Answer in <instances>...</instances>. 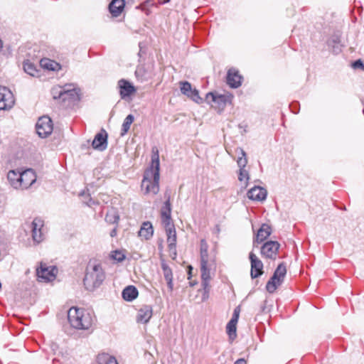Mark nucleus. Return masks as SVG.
Masks as SVG:
<instances>
[{
    "mask_svg": "<svg viewBox=\"0 0 364 364\" xmlns=\"http://www.w3.org/2000/svg\"><path fill=\"white\" fill-rule=\"evenodd\" d=\"M68 319L70 326L77 330H88L94 323V317L89 311L75 306L68 310Z\"/></svg>",
    "mask_w": 364,
    "mask_h": 364,
    "instance_id": "obj_4",
    "label": "nucleus"
},
{
    "mask_svg": "<svg viewBox=\"0 0 364 364\" xmlns=\"http://www.w3.org/2000/svg\"><path fill=\"white\" fill-rule=\"evenodd\" d=\"M154 233L152 225L150 222L143 223L139 231V236L144 240L150 239Z\"/></svg>",
    "mask_w": 364,
    "mask_h": 364,
    "instance_id": "obj_25",
    "label": "nucleus"
},
{
    "mask_svg": "<svg viewBox=\"0 0 364 364\" xmlns=\"http://www.w3.org/2000/svg\"><path fill=\"white\" fill-rule=\"evenodd\" d=\"M119 220V215L118 213L117 210L114 207L111 206L105 215L106 222L110 224L117 223Z\"/></svg>",
    "mask_w": 364,
    "mask_h": 364,
    "instance_id": "obj_30",
    "label": "nucleus"
},
{
    "mask_svg": "<svg viewBox=\"0 0 364 364\" xmlns=\"http://www.w3.org/2000/svg\"><path fill=\"white\" fill-rule=\"evenodd\" d=\"M353 67L354 68H360V69L364 70V64L363 63V62L360 60H355L353 63Z\"/></svg>",
    "mask_w": 364,
    "mask_h": 364,
    "instance_id": "obj_40",
    "label": "nucleus"
},
{
    "mask_svg": "<svg viewBox=\"0 0 364 364\" xmlns=\"http://www.w3.org/2000/svg\"><path fill=\"white\" fill-rule=\"evenodd\" d=\"M97 364H118L116 358L108 353H100L97 357Z\"/></svg>",
    "mask_w": 364,
    "mask_h": 364,
    "instance_id": "obj_32",
    "label": "nucleus"
},
{
    "mask_svg": "<svg viewBox=\"0 0 364 364\" xmlns=\"http://www.w3.org/2000/svg\"><path fill=\"white\" fill-rule=\"evenodd\" d=\"M153 315V309L150 305L142 306L137 312L136 321L138 323H146L149 321Z\"/></svg>",
    "mask_w": 364,
    "mask_h": 364,
    "instance_id": "obj_17",
    "label": "nucleus"
},
{
    "mask_svg": "<svg viewBox=\"0 0 364 364\" xmlns=\"http://www.w3.org/2000/svg\"><path fill=\"white\" fill-rule=\"evenodd\" d=\"M118 87L119 88V94L122 99L130 96L135 92V87L127 80L122 79L118 81Z\"/></svg>",
    "mask_w": 364,
    "mask_h": 364,
    "instance_id": "obj_19",
    "label": "nucleus"
},
{
    "mask_svg": "<svg viewBox=\"0 0 364 364\" xmlns=\"http://www.w3.org/2000/svg\"><path fill=\"white\" fill-rule=\"evenodd\" d=\"M236 153L240 155L237 159V164L239 169H247V159L245 151L242 148H237Z\"/></svg>",
    "mask_w": 364,
    "mask_h": 364,
    "instance_id": "obj_31",
    "label": "nucleus"
},
{
    "mask_svg": "<svg viewBox=\"0 0 364 364\" xmlns=\"http://www.w3.org/2000/svg\"><path fill=\"white\" fill-rule=\"evenodd\" d=\"M84 203H85V205H88V202L87 201H83Z\"/></svg>",
    "mask_w": 364,
    "mask_h": 364,
    "instance_id": "obj_47",
    "label": "nucleus"
},
{
    "mask_svg": "<svg viewBox=\"0 0 364 364\" xmlns=\"http://www.w3.org/2000/svg\"><path fill=\"white\" fill-rule=\"evenodd\" d=\"M110 257L117 262H122L125 259V255L122 251L114 250L111 252Z\"/></svg>",
    "mask_w": 364,
    "mask_h": 364,
    "instance_id": "obj_38",
    "label": "nucleus"
},
{
    "mask_svg": "<svg viewBox=\"0 0 364 364\" xmlns=\"http://www.w3.org/2000/svg\"><path fill=\"white\" fill-rule=\"evenodd\" d=\"M40 65L44 69L52 71L58 70L60 68L59 63L49 58L41 59L40 60Z\"/></svg>",
    "mask_w": 364,
    "mask_h": 364,
    "instance_id": "obj_29",
    "label": "nucleus"
},
{
    "mask_svg": "<svg viewBox=\"0 0 364 364\" xmlns=\"http://www.w3.org/2000/svg\"><path fill=\"white\" fill-rule=\"evenodd\" d=\"M124 6V0H112L109 5V9L112 16L117 17L122 13Z\"/></svg>",
    "mask_w": 364,
    "mask_h": 364,
    "instance_id": "obj_24",
    "label": "nucleus"
},
{
    "mask_svg": "<svg viewBox=\"0 0 364 364\" xmlns=\"http://www.w3.org/2000/svg\"><path fill=\"white\" fill-rule=\"evenodd\" d=\"M164 198H165L166 200L164 201V205H171L170 204V192L166 191L164 194Z\"/></svg>",
    "mask_w": 364,
    "mask_h": 364,
    "instance_id": "obj_41",
    "label": "nucleus"
},
{
    "mask_svg": "<svg viewBox=\"0 0 364 364\" xmlns=\"http://www.w3.org/2000/svg\"><path fill=\"white\" fill-rule=\"evenodd\" d=\"M55 348H57L56 345L54 344L53 346H52V348H53V350H55Z\"/></svg>",
    "mask_w": 364,
    "mask_h": 364,
    "instance_id": "obj_46",
    "label": "nucleus"
},
{
    "mask_svg": "<svg viewBox=\"0 0 364 364\" xmlns=\"http://www.w3.org/2000/svg\"><path fill=\"white\" fill-rule=\"evenodd\" d=\"M80 197L85 198V199H87L88 200H91L90 196L89 193H85V191H82L80 195Z\"/></svg>",
    "mask_w": 364,
    "mask_h": 364,
    "instance_id": "obj_42",
    "label": "nucleus"
},
{
    "mask_svg": "<svg viewBox=\"0 0 364 364\" xmlns=\"http://www.w3.org/2000/svg\"><path fill=\"white\" fill-rule=\"evenodd\" d=\"M206 101L208 103L214 102L219 106L225 105L230 100V97L226 95H218L213 92H209L206 95Z\"/></svg>",
    "mask_w": 364,
    "mask_h": 364,
    "instance_id": "obj_20",
    "label": "nucleus"
},
{
    "mask_svg": "<svg viewBox=\"0 0 364 364\" xmlns=\"http://www.w3.org/2000/svg\"><path fill=\"white\" fill-rule=\"evenodd\" d=\"M200 246L201 284L205 292L208 293L212 274L216 270L215 255L213 252H208V245L205 239L200 240Z\"/></svg>",
    "mask_w": 364,
    "mask_h": 364,
    "instance_id": "obj_1",
    "label": "nucleus"
},
{
    "mask_svg": "<svg viewBox=\"0 0 364 364\" xmlns=\"http://www.w3.org/2000/svg\"><path fill=\"white\" fill-rule=\"evenodd\" d=\"M58 269L54 266L46 267L41 264L40 268L36 269V274L41 281L50 282L55 279Z\"/></svg>",
    "mask_w": 364,
    "mask_h": 364,
    "instance_id": "obj_11",
    "label": "nucleus"
},
{
    "mask_svg": "<svg viewBox=\"0 0 364 364\" xmlns=\"http://www.w3.org/2000/svg\"><path fill=\"white\" fill-rule=\"evenodd\" d=\"M167 235V243L170 251L176 250V232L174 227L166 229Z\"/></svg>",
    "mask_w": 364,
    "mask_h": 364,
    "instance_id": "obj_26",
    "label": "nucleus"
},
{
    "mask_svg": "<svg viewBox=\"0 0 364 364\" xmlns=\"http://www.w3.org/2000/svg\"><path fill=\"white\" fill-rule=\"evenodd\" d=\"M161 269L163 271V275L166 281L168 289L170 292H171L173 289V272L171 267L166 262L165 260H162L161 263Z\"/></svg>",
    "mask_w": 364,
    "mask_h": 364,
    "instance_id": "obj_21",
    "label": "nucleus"
},
{
    "mask_svg": "<svg viewBox=\"0 0 364 364\" xmlns=\"http://www.w3.org/2000/svg\"><path fill=\"white\" fill-rule=\"evenodd\" d=\"M14 104V98L10 90L0 86V111L10 109Z\"/></svg>",
    "mask_w": 364,
    "mask_h": 364,
    "instance_id": "obj_9",
    "label": "nucleus"
},
{
    "mask_svg": "<svg viewBox=\"0 0 364 364\" xmlns=\"http://www.w3.org/2000/svg\"><path fill=\"white\" fill-rule=\"evenodd\" d=\"M171 214V206H163L161 210V217L162 223L166 229L171 227H174V225L172 223Z\"/></svg>",
    "mask_w": 364,
    "mask_h": 364,
    "instance_id": "obj_23",
    "label": "nucleus"
},
{
    "mask_svg": "<svg viewBox=\"0 0 364 364\" xmlns=\"http://www.w3.org/2000/svg\"><path fill=\"white\" fill-rule=\"evenodd\" d=\"M117 228H114L110 232V236L112 237H115L117 235Z\"/></svg>",
    "mask_w": 364,
    "mask_h": 364,
    "instance_id": "obj_44",
    "label": "nucleus"
},
{
    "mask_svg": "<svg viewBox=\"0 0 364 364\" xmlns=\"http://www.w3.org/2000/svg\"><path fill=\"white\" fill-rule=\"evenodd\" d=\"M180 90L182 94L193 101L198 104L203 102V99L200 97L198 91L196 89H193L191 84L188 81L180 82Z\"/></svg>",
    "mask_w": 364,
    "mask_h": 364,
    "instance_id": "obj_12",
    "label": "nucleus"
},
{
    "mask_svg": "<svg viewBox=\"0 0 364 364\" xmlns=\"http://www.w3.org/2000/svg\"><path fill=\"white\" fill-rule=\"evenodd\" d=\"M105 279V272L100 262L90 260L86 268L83 283L85 289L93 291L98 288Z\"/></svg>",
    "mask_w": 364,
    "mask_h": 364,
    "instance_id": "obj_3",
    "label": "nucleus"
},
{
    "mask_svg": "<svg viewBox=\"0 0 364 364\" xmlns=\"http://www.w3.org/2000/svg\"><path fill=\"white\" fill-rule=\"evenodd\" d=\"M19 178L21 182L19 188L27 189L36 182V176L35 172L30 168L21 172Z\"/></svg>",
    "mask_w": 364,
    "mask_h": 364,
    "instance_id": "obj_15",
    "label": "nucleus"
},
{
    "mask_svg": "<svg viewBox=\"0 0 364 364\" xmlns=\"http://www.w3.org/2000/svg\"><path fill=\"white\" fill-rule=\"evenodd\" d=\"M122 298L127 301H132L138 296V290L134 286H128L122 291Z\"/></svg>",
    "mask_w": 364,
    "mask_h": 364,
    "instance_id": "obj_27",
    "label": "nucleus"
},
{
    "mask_svg": "<svg viewBox=\"0 0 364 364\" xmlns=\"http://www.w3.org/2000/svg\"><path fill=\"white\" fill-rule=\"evenodd\" d=\"M234 364H247V361L244 358L237 359Z\"/></svg>",
    "mask_w": 364,
    "mask_h": 364,
    "instance_id": "obj_43",
    "label": "nucleus"
},
{
    "mask_svg": "<svg viewBox=\"0 0 364 364\" xmlns=\"http://www.w3.org/2000/svg\"><path fill=\"white\" fill-rule=\"evenodd\" d=\"M36 129L40 137H47L52 133L53 129L51 119L47 116L40 117L36 124Z\"/></svg>",
    "mask_w": 364,
    "mask_h": 364,
    "instance_id": "obj_8",
    "label": "nucleus"
},
{
    "mask_svg": "<svg viewBox=\"0 0 364 364\" xmlns=\"http://www.w3.org/2000/svg\"><path fill=\"white\" fill-rule=\"evenodd\" d=\"M44 222L36 218L30 225L32 240L34 245H38L45 239Z\"/></svg>",
    "mask_w": 364,
    "mask_h": 364,
    "instance_id": "obj_6",
    "label": "nucleus"
},
{
    "mask_svg": "<svg viewBox=\"0 0 364 364\" xmlns=\"http://www.w3.org/2000/svg\"><path fill=\"white\" fill-rule=\"evenodd\" d=\"M107 133L105 129L98 132L92 141V146L94 149L102 151L107 147Z\"/></svg>",
    "mask_w": 364,
    "mask_h": 364,
    "instance_id": "obj_14",
    "label": "nucleus"
},
{
    "mask_svg": "<svg viewBox=\"0 0 364 364\" xmlns=\"http://www.w3.org/2000/svg\"><path fill=\"white\" fill-rule=\"evenodd\" d=\"M19 176H21V172L16 171L15 170H11L9 171L7 174V178L10 183V184L14 188H19L21 186V182Z\"/></svg>",
    "mask_w": 364,
    "mask_h": 364,
    "instance_id": "obj_28",
    "label": "nucleus"
},
{
    "mask_svg": "<svg viewBox=\"0 0 364 364\" xmlns=\"http://www.w3.org/2000/svg\"><path fill=\"white\" fill-rule=\"evenodd\" d=\"M287 274V268L284 263H281L275 269L272 277L266 284V289L269 293L275 291L277 288L282 284Z\"/></svg>",
    "mask_w": 364,
    "mask_h": 364,
    "instance_id": "obj_5",
    "label": "nucleus"
},
{
    "mask_svg": "<svg viewBox=\"0 0 364 364\" xmlns=\"http://www.w3.org/2000/svg\"><path fill=\"white\" fill-rule=\"evenodd\" d=\"M328 45L332 46L333 51L338 53L341 51V45L340 43V38L338 36H333L328 41Z\"/></svg>",
    "mask_w": 364,
    "mask_h": 364,
    "instance_id": "obj_34",
    "label": "nucleus"
},
{
    "mask_svg": "<svg viewBox=\"0 0 364 364\" xmlns=\"http://www.w3.org/2000/svg\"><path fill=\"white\" fill-rule=\"evenodd\" d=\"M240 311V307L239 306L236 307L234 310L233 315H232V317L230 319V321H235V323H237Z\"/></svg>",
    "mask_w": 364,
    "mask_h": 364,
    "instance_id": "obj_39",
    "label": "nucleus"
},
{
    "mask_svg": "<svg viewBox=\"0 0 364 364\" xmlns=\"http://www.w3.org/2000/svg\"><path fill=\"white\" fill-rule=\"evenodd\" d=\"M68 85L61 87H54L52 94L54 99H61L63 101H75L79 99L78 93L75 88H67Z\"/></svg>",
    "mask_w": 364,
    "mask_h": 364,
    "instance_id": "obj_7",
    "label": "nucleus"
},
{
    "mask_svg": "<svg viewBox=\"0 0 364 364\" xmlns=\"http://www.w3.org/2000/svg\"><path fill=\"white\" fill-rule=\"evenodd\" d=\"M141 190L144 194L155 195L159 191V159L158 154L151 158V164L144 173Z\"/></svg>",
    "mask_w": 364,
    "mask_h": 364,
    "instance_id": "obj_2",
    "label": "nucleus"
},
{
    "mask_svg": "<svg viewBox=\"0 0 364 364\" xmlns=\"http://www.w3.org/2000/svg\"><path fill=\"white\" fill-rule=\"evenodd\" d=\"M267 196V190L260 186H255L247 192V197L253 201L262 202L266 199Z\"/></svg>",
    "mask_w": 364,
    "mask_h": 364,
    "instance_id": "obj_16",
    "label": "nucleus"
},
{
    "mask_svg": "<svg viewBox=\"0 0 364 364\" xmlns=\"http://www.w3.org/2000/svg\"><path fill=\"white\" fill-rule=\"evenodd\" d=\"M134 120V117L132 114H129L126 117L122 126L121 136H124L129 130L131 124Z\"/></svg>",
    "mask_w": 364,
    "mask_h": 364,
    "instance_id": "obj_35",
    "label": "nucleus"
},
{
    "mask_svg": "<svg viewBox=\"0 0 364 364\" xmlns=\"http://www.w3.org/2000/svg\"><path fill=\"white\" fill-rule=\"evenodd\" d=\"M238 180L241 183L242 186L246 188L250 180L249 171L247 169H239Z\"/></svg>",
    "mask_w": 364,
    "mask_h": 364,
    "instance_id": "obj_36",
    "label": "nucleus"
},
{
    "mask_svg": "<svg viewBox=\"0 0 364 364\" xmlns=\"http://www.w3.org/2000/svg\"><path fill=\"white\" fill-rule=\"evenodd\" d=\"M249 258L251 263V277H259L263 274V263L252 252L250 253Z\"/></svg>",
    "mask_w": 364,
    "mask_h": 364,
    "instance_id": "obj_13",
    "label": "nucleus"
},
{
    "mask_svg": "<svg viewBox=\"0 0 364 364\" xmlns=\"http://www.w3.org/2000/svg\"><path fill=\"white\" fill-rule=\"evenodd\" d=\"M271 232V227L269 225L266 223L262 224L257 232L256 237L254 240V245L256 242L260 243L263 242L270 235Z\"/></svg>",
    "mask_w": 364,
    "mask_h": 364,
    "instance_id": "obj_22",
    "label": "nucleus"
},
{
    "mask_svg": "<svg viewBox=\"0 0 364 364\" xmlns=\"http://www.w3.org/2000/svg\"><path fill=\"white\" fill-rule=\"evenodd\" d=\"M280 245L276 241H268L261 247V255L263 257L275 259L277 256Z\"/></svg>",
    "mask_w": 364,
    "mask_h": 364,
    "instance_id": "obj_10",
    "label": "nucleus"
},
{
    "mask_svg": "<svg viewBox=\"0 0 364 364\" xmlns=\"http://www.w3.org/2000/svg\"><path fill=\"white\" fill-rule=\"evenodd\" d=\"M23 70L26 73L31 76H38L39 70L37 69L36 66L33 63H31L28 60L24 62Z\"/></svg>",
    "mask_w": 364,
    "mask_h": 364,
    "instance_id": "obj_33",
    "label": "nucleus"
},
{
    "mask_svg": "<svg viewBox=\"0 0 364 364\" xmlns=\"http://www.w3.org/2000/svg\"><path fill=\"white\" fill-rule=\"evenodd\" d=\"M236 324L235 321H230L227 324V333L230 339H234L236 337Z\"/></svg>",
    "mask_w": 364,
    "mask_h": 364,
    "instance_id": "obj_37",
    "label": "nucleus"
},
{
    "mask_svg": "<svg viewBox=\"0 0 364 364\" xmlns=\"http://www.w3.org/2000/svg\"><path fill=\"white\" fill-rule=\"evenodd\" d=\"M170 0H158L159 3L164 4L168 3Z\"/></svg>",
    "mask_w": 364,
    "mask_h": 364,
    "instance_id": "obj_45",
    "label": "nucleus"
},
{
    "mask_svg": "<svg viewBox=\"0 0 364 364\" xmlns=\"http://www.w3.org/2000/svg\"><path fill=\"white\" fill-rule=\"evenodd\" d=\"M242 76L235 68H230L227 74V83L232 88H237L242 84Z\"/></svg>",
    "mask_w": 364,
    "mask_h": 364,
    "instance_id": "obj_18",
    "label": "nucleus"
}]
</instances>
